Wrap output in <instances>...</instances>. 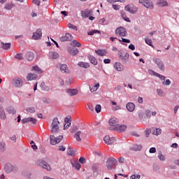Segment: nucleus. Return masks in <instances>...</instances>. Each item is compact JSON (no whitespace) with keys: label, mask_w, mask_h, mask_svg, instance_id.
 <instances>
[{"label":"nucleus","mask_w":179,"mask_h":179,"mask_svg":"<svg viewBox=\"0 0 179 179\" xmlns=\"http://www.w3.org/2000/svg\"><path fill=\"white\" fill-rule=\"evenodd\" d=\"M113 131H116L117 132H125L127 131V125L125 124H117V127L112 129Z\"/></svg>","instance_id":"12"},{"label":"nucleus","mask_w":179,"mask_h":179,"mask_svg":"<svg viewBox=\"0 0 179 179\" xmlns=\"http://www.w3.org/2000/svg\"><path fill=\"white\" fill-rule=\"evenodd\" d=\"M130 149L131 150H135L136 152L138 150H142V145L134 144L131 147Z\"/></svg>","instance_id":"29"},{"label":"nucleus","mask_w":179,"mask_h":179,"mask_svg":"<svg viewBox=\"0 0 179 179\" xmlns=\"http://www.w3.org/2000/svg\"><path fill=\"white\" fill-rule=\"evenodd\" d=\"M139 3H142L145 8L153 9L155 8V6L153 4V2L150 0H138Z\"/></svg>","instance_id":"6"},{"label":"nucleus","mask_w":179,"mask_h":179,"mask_svg":"<svg viewBox=\"0 0 179 179\" xmlns=\"http://www.w3.org/2000/svg\"><path fill=\"white\" fill-rule=\"evenodd\" d=\"M152 61L155 62V64H156L161 71H164V64H163V61H162V59L159 58H153Z\"/></svg>","instance_id":"11"},{"label":"nucleus","mask_w":179,"mask_h":179,"mask_svg":"<svg viewBox=\"0 0 179 179\" xmlns=\"http://www.w3.org/2000/svg\"><path fill=\"white\" fill-rule=\"evenodd\" d=\"M117 164H118V162L114 157H110L106 161V167L109 170H111V169H113L114 166H117Z\"/></svg>","instance_id":"4"},{"label":"nucleus","mask_w":179,"mask_h":179,"mask_svg":"<svg viewBox=\"0 0 179 179\" xmlns=\"http://www.w3.org/2000/svg\"><path fill=\"white\" fill-rule=\"evenodd\" d=\"M79 162L81 164H85L86 163V159L84 157H81L79 159Z\"/></svg>","instance_id":"50"},{"label":"nucleus","mask_w":179,"mask_h":179,"mask_svg":"<svg viewBox=\"0 0 179 179\" xmlns=\"http://www.w3.org/2000/svg\"><path fill=\"white\" fill-rule=\"evenodd\" d=\"M162 83L163 85H165V86H170V85H171V81L169 79H167L164 80Z\"/></svg>","instance_id":"45"},{"label":"nucleus","mask_w":179,"mask_h":179,"mask_svg":"<svg viewBox=\"0 0 179 179\" xmlns=\"http://www.w3.org/2000/svg\"><path fill=\"white\" fill-rule=\"evenodd\" d=\"M49 58L50 59H57L59 58V55L57 53V52H49Z\"/></svg>","instance_id":"24"},{"label":"nucleus","mask_w":179,"mask_h":179,"mask_svg":"<svg viewBox=\"0 0 179 179\" xmlns=\"http://www.w3.org/2000/svg\"><path fill=\"white\" fill-rule=\"evenodd\" d=\"M68 52L70 55H72V57H75V55H78V54H79V50L76 48H69Z\"/></svg>","instance_id":"17"},{"label":"nucleus","mask_w":179,"mask_h":179,"mask_svg":"<svg viewBox=\"0 0 179 179\" xmlns=\"http://www.w3.org/2000/svg\"><path fill=\"white\" fill-rule=\"evenodd\" d=\"M141 178V176H135V175H132L131 177H130V179H140Z\"/></svg>","instance_id":"62"},{"label":"nucleus","mask_w":179,"mask_h":179,"mask_svg":"<svg viewBox=\"0 0 179 179\" xmlns=\"http://www.w3.org/2000/svg\"><path fill=\"white\" fill-rule=\"evenodd\" d=\"M126 108L127 111H129L130 113H132L135 110V104L132 102H129L126 105Z\"/></svg>","instance_id":"21"},{"label":"nucleus","mask_w":179,"mask_h":179,"mask_svg":"<svg viewBox=\"0 0 179 179\" xmlns=\"http://www.w3.org/2000/svg\"><path fill=\"white\" fill-rule=\"evenodd\" d=\"M100 87V84H96L95 85H94L92 87H90V92H92V93H93L94 92H96V90H97V89H99V87Z\"/></svg>","instance_id":"39"},{"label":"nucleus","mask_w":179,"mask_h":179,"mask_svg":"<svg viewBox=\"0 0 179 179\" xmlns=\"http://www.w3.org/2000/svg\"><path fill=\"white\" fill-rule=\"evenodd\" d=\"M120 14L123 20H125V22H128L129 23H131V20L128 17H127V13H125V11H121Z\"/></svg>","instance_id":"27"},{"label":"nucleus","mask_w":179,"mask_h":179,"mask_svg":"<svg viewBox=\"0 0 179 179\" xmlns=\"http://www.w3.org/2000/svg\"><path fill=\"white\" fill-rule=\"evenodd\" d=\"M69 29H73V30H75L76 31H78V27L69 23L68 24Z\"/></svg>","instance_id":"42"},{"label":"nucleus","mask_w":179,"mask_h":179,"mask_svg":"<svg viewBox=\"0 0 179 179\" xmlns=\"http://www.w3.org/2000/svg\"><path fill=\"white\" fill-rule=\"evenodd\" d=\"M6 173L10 174V173H17L19 168L16 165H12V164H7L4 167Z\"/></svg>","instance_id":"2"},{"label":"nucleus","mask_w":179,"mask_h":179,"mask_svg":"<svg viewBox=\"0 0 179 179\" xmlns=\"http://www.w3.org/2000/svg\"><path fill=\"white\" fill-rule=\"evenodd\" d=\"M67 155H69V156H75V152L72 151L71 148H68Z\"/></svg>","instance_id":"46"},{"label":"nucleus","mask_w":179,"mask_h":179,"mask_svg":"<svg viewBox=\"0 0 179 179\" xmlns=\"http://www.w3.org/2000/svg\"><path fill=\"white\" fill-rule=\"evenodd\" d=\"M67 93L69 94V96H76V94H78V93H79V91H78V90H67Z\"/></svg>","instance_id":"28"},{"label":"nucleus","mask_w":179,"mask_h":179,"mask_svg":"<svg viewBox=\"0 0 179 179\" xmlns=\"http://www.w3.org/2000/svg\"><path fill=\"white\" fill-rule=\"evenodd\" d=\"M124 10L131 13L132 15H135L138 12V7L134 6L133 4H128L124 7Z\"/></svg>","instance_id":"5"},{"label":"nucleus","mask_w":179,"mask_h":179,"mask_svg":"<svg viewBox=\"0 0 179 179\" xmlns=\"http://www.w3.org/2000/svg\"><path fill=\"white\" fill-rule=\"evenodd\" d=\"M37 166H39L40 167H42V169H44L45 170H47V171H51V166L47 163V162L43 160V159H38L36 161Z\"/></svg>","instance_id":"3"},{"label":"nucleus","mask_w":179,"mask_h":179,"mask_svg":"<svg viewBox=\"0 0 179 179\" xmlns=\"http://www.w3.org/2000/svg\"><path fill=\"white\" fill-rule=\"evenodd\" d=\"M27 80H35V79H37V75L30 73L27 75Z\"/></svg>","instance_id":"26"},{"label":"nucleus","mask_w":179,"mask_h":179,"mask_svg":"<svg viewBox=\"0 0 179 179\" xmlns=\"http://www.w3.org/2000/svg\"><path fill=\"white\" fill-rule=\"evenodd\" d=\"M149 152L150 153H156V148H154V147L151 148Z\"/></svg>","instance_id":"64"},{"label":"nucleus","mask_w":179,"mask_h":179,"mask_svg":"<svg viewBox=\"0 0 179 179\" xmlns=\"http://www.w3.org/2000/svg\"><path fill=\"white\" fill-rule=\"evenodd\" d=\"M60 41H71L72 40V35L69 33H66L65 36L59 38Z\"/></svg>","instance_id":"18"},{"label":"nucleus","mask_w":179,"mask_h":179,"mask_svg":"<svg viewBox=\"0 0 179 179\" xmlns=\"http://www.w3.org/2000/svg\"><path fill=\"white\" fill-rule=\"evenodd\" d=\"M95 52H96L98 55H101V57H104V55H106V54H107V52H106L105 50H95Z\"/></svg>","instance_id":"33"},{"label":"nucleus","mask_w":179,"mask_h":179,"mask_svg":"<svg viewBox=\"0 0 179 179\" xmlns=\"http://www.w3.org/2000/svg\"><path fill=\"white\" fill-rule=\"evenodd\" d=\"M145 41L148 45H150V47H152L153 48V45L152 44V39L148 38V37L145 38Z\"/></svg>","instance_id":"40"},{"label":"nucleus","mask_w":179,"mask_h":179,"mask_svg":"<svg viewBox=\"0 0 179 179\" xmlns=\"http://www.w3.org/2000/svg\"><path fill=\"white\" fill-rule=\"evenodd\" d=\"M57 68H59L63 73H68V66L66 64H57Z\"/></svg>","instance_id":"19"},{"label":"nucleus","mask_w":179,"mask_h":179,"mask_svg":"<svg viewBox=\"0 0 179 179\" xmlns=\"http://www.w3.org/2000/svg\"><path fill=\"white\" fill-rule=\"evenodd\" d=\"M43 36V32H41V29H37L36 32L33 34L32 38L33 40H39Z\"/></svg>","instance_id":"16"},{"label":"nucleus","mask_w":179,"mask_h":179,"mask_svg":"<svg viewBox=\"0 0 179 179\" xmlns=\"http://www.w3.org/2000/svg\"><path fill=\"white\" fill-rule=\"evenodd\" d=\"M13 83L15 87H22L23 85V81H22V78H17L13 80Z\"/></svg>","instance_id":"20"},{"label":"nucleus","mask_w":179,"mask_h":179,"mask_svg":"<svg viewBox=\"0 0 179 179\" xmlns=\"http://www.w3.org/2000/svg\"><path fill=\"white\" fill-rule=\"evenodd\" d=\"M145 115H146L147 118H149L150 117H151L152 113H150V110H147L145 111Z\"/></svg>","instance_id":"57"},{"label":"nucleus","mask_w":179,"mask_h":179,"mask_svg":"<svg viewBox=\"0 0 179 179\" xmlns=\"http://www.w3.org/2000/svg\"><path fill=\"white\" fill-rule=\"evenodd\" d=\"M5 9H7L8 10H10L12 8H13V4L12 3H6L4 6Z\"/></svg>","instance_id":"43"},{"label":"nucleus","mask_w":179,"mask_h":179,"mask_svg":"<svg viewBox=\"0 0 179 179\" xmlns=\"http://www.w3.org/2000/svg\"><path fill=\"white\" fill-rule=\"evenodd\" d=\"M95 111H96V113H100L101 111V105H96L95 106Z\"/></svg>","instance_id":"48"},{"label":"nucleus","mask_w":179,"mask_h":179,"mask_svg":"<svg viewBox=\"0 0 179 179\" xmlns=\"http://www.w3.org/2000/svg\"><path fill=\"white\" fill-rule=\"evenodd\" d=\"M116 36L119 37H125L127 36V30L122 27L117 28L115 30Z\"/></svg>","instance_id":"9"},{"label":"nucleus","mask_w":179,"mask_h":179,"mask_svg":"<svg viewBox=\"0 0 179 179\" xmlns=\"http://www.w3.org/2000/svg\"><path fill=\"white\" fill-rule=\"evenodd\" d=\"M15 58H16V59H23V55H22V53H17L15 56Z\"/></svg>","instance_id":"49"},{"label":"nucleus","mask_w":179,"mask_h":179,"mask_svg":"<svg viewBox=\"0 0 179 179\" xmlns=\"http://www.w3.org/2000/svg\"><path fill=\"white\" fill-rule=\"evenodd\" d=\"M162 134L161 129H156L155 131L154 130L153 135H160Z\"/></svg>","instance_id":"47"},{"label":"nucleus","mask_w":179,"mask_h":179,"mask_svg":"<svg viewBox=\"0 0 179 179\" xmlns=\"http://www.w3.org/2000/svg\"><path fill=\"white\" fill-rule=\"evenodd\" d=\"M157 92L158 96H163V93H164L163 90L157 89Z\"/></svg>","instance_id":"55"},{"label":"nucleus","mask_w":179,"mask_h":179,"mask_svg":"<svg viewBox=\"0 0 179 179\" xmlns=\"http://www.w3.org/2000/svg\"><path fill=\"white\" fill-rule=\"evenodd\" d=\"M27 111L28 113H35L36 112V108H34V107H30L29 108Z\"/></svg>","instance_id":"52"},{"label":"nucleus","mask_w":179,"mask_h":179,"mask_svg":"<svg viewBox=\"0 0 179 179\" xmlns=\"http://www.w3.org/2000/svg\"><path fill=\"white\" fill-rule=\"evenodd\" d=\"M158 158L159 159V160H166V157H164V155H163V154H162V152L159 153Z\"/></svg>","instance_id":"51"},{"label":"nucleus","mask_w":179,"mask_h":179,"mask_svg":"<svg viewBox=\"0 0 179 179\" xmlns=\"http://www.w3.org/2000/svg\"><path fill=\"white\" fill-rule=\"evenodd\" d=\"M32 69L37 72L38 73H43V70L38 67V66H35L32 67Z\"/></svg>","instance_id":"38"},{"label":"nucleus","mask_w":179,"mask_h":179,"mask_svg":"<svg viewBox=\"0 0 179 179\" xmlns=\"http://www.w3.org/2000/svg\"><path fill=\"white\" fill-rule=\"evenodd\" d=\"M119 58L120 61H122V64H127L128 62V59H129V54L126 52L124 55L122 54V51H120L118 53Z\"/></svg>","instance_id":"7"},{"label":"nucleus","mask_w":179,"mask_h":179,"mask_svg":"<svg viewBox=\"0 0 179 179\" xmlns=\"http://www.w3.org/2000/svg\"><path fill=\"white\" fill-rule=\"evenodd\" d=\"M112 7L115 10H119L120 8V5H116V4H113L112 5Z\"/></svg>","instance_id":"54"},{"label":"nucleus","mask_w":179,"mask_h":179,"mask_svg":"<svg viewBox=\"0 0 179 179\" xmlns=\"http://www.w3.org/2000/svg\"><path fill=\"white\" fill-rule=\"evenodd\" d=\"M120 122V120H118L116 117H112L109 120V125H110V129L113 131V128H115L118 125V123Z\"/></svg>","instance_id":"10"},{"label":"nucleus","mask_w":179,"mask_h":179,"mask_svg":"<svg viewBox=\"0 0 179 179\" xmlns=\"http://www.w3.org/2000/svg\"><path fill=\"white\" fill-rule=\"evenodd\" d=\"M8 113L10 114H16V110H15V108H11L8 110Z\"/></svg>","instance_id":"63"},{"label":"nucleus","mask_w":179,"mask_h":179,"mask_svg":"<svg viewBox=\"0 0 179 179\" xmlns=\"http://www.w3.org/2000/svg\"><path fill=\"white\" fill-rule=\"evenodd\" d=\"M157 5H158L159 6H161V7H164V6H169V3H167V1L158 0L157 1Z\"/></svg>","instance_id":"25"},{"label":"nucleus","mask_w":179,"mask_h":179,"mask_svg":"<svg viewBox=\"0 0 179 179\" xmlns=\"http://www.w3.org/2000/svg\"><path fill=\"white\" fill-rule=\"evenodd\" d=\"M29 122H32V124H37V120H36L34 117H29Z\"/></svg>","instance_id":"53"},{"label":"nucleus","mask_w":179,"mask_h":179,"mask_svg":"<svg viewBox=\"0 0 179 179\" xmlns=\"http://www.w3.org/2000/svg\"><path fill=\"white\" fill-rule=\"evenodd\" d=\"M78 66H80L81 68H89V63H85L83 62H80L78 63Z\"/></svg>","instance_id":"37"},{"label":"nucleus","mask_w":179,"mask_h":179,"mask_svg":"<svg viewBox=\"0 0 179 179\" xmlns=\"http://www.w3.org/2000/svg\"><path fill=\"white\" fill-rule=\"evenodd\" d=\"M103 141L106 145H113L115 142V138L110 137V136H106L103 138Z\"/></svg>","instance_id":"13"},{"label":"nucleus","mask_w":179,"mask_h":179,"mask_svg":"<svg viewBox=\"0 0 179 179\" xmlns=\"http://www.w3.org/2000/svg\"><path fill=\"white\" fill-rule=\"evenodd\" d=\"M89 59L93 65H97V59L93 56H90Z\"/></svg>","instance_id":"35"},{"label":"nucleus","mask_w":179,"mask_h":179,"mask_svg":"<svg viewBox=\"0 0 179 179\" xmlns=\"http://www.w3.org/2000/svg\"><path fill=\"white\" fill-rule=\"evenodd\" d=\"M71 45H72L73 47H81L82 44H80V43H79L78 41L73 40V41H71Z\"/></svg>","instance_id":"36"},{"label":"nucleus","mask_w":179,"mask_h":179,"mask_svg":"<svg viewBox=\"0 0 179 179\" xmlns=\"http://www.w3.org/2000/svg\"><path fill=\"white\" fill-rule=\"evenodd\" d=\"M113 68H115V71H117V72H122V71L125 69L124 65H122L120 62H115L113 65Z\"/></svg>","instance_id":"14"},{"label":"nucleus","mask_w":179,"mask_h":179,"mask_svg":"<svg viewBox=\"0 0 179 179\" xmlns=\"http://www.w3.org/2000/svg\"><path fill=\"white\" fill-rule=\"evenodd\" d=\"M29 117H25L21 120L22 124H26L27 122H29Z\"/></svg>","instance_id":"56"},{"label":"nucleus","mask_w":179,"mask_h":179,"mask_svg":"<svg viewBox=\"0 0 179 179\" xmlns=\"http://www.w3.org/2000/svg\"><path fill=\"white\" fill-rule=\"evenodd\" d=\"M82 135V132L81 131H77L75 134H74V138L75 139L78 141V142H80L82 141V138H80Z\"/></svg>","instance_id":"30"},{"label":"nucleus","mask_w":179,"mask_h":179,"mask_svg":"<svg viewBox=\"0 0 179 179\" xmlns=\"http://www.w3.org/2000/svg\"><path fill=\"white\" fill-rule=\"evenodd\" d=\"M119 41H122L123 43H131V41H129V39H125L124 38H122V40L119 39Z\"/></svg>","instance_id":"59"},{"label":"nucleus","mask_w":179,"mask_h":179,"mask_svg":"<svg viewBox=\"0 0 179 179\" xmlns=\"http://www.w3.org/2000/svg\"><path fill=\"white\" fill-rule=\"evenodd\" d=\"M5 146H6L5 143H0V149H1V150H5Z\"/></svg>","instance_id":"60"},{"label":"nucleus","mask_w":179,"mask_h":179,"mask_svg":"<svg viewBox=\"0 0 179 179\" xmlns=\"http://www.w3.org/2000/svg\"><path fill=\"white\" fill-rule=\"evenodd\" d=\"M108 2H110V3H115V2H122V3H124L125 0H108Z\"/></svg>","instance_id":"44"},{"label":"nucleus","mask_w":179,"mask_h":179,"mask_svg":"<svg viewBox=\"0 0 179 179\" xmlns=\"http://www.w3.org/2000/svg\"><path fill=\"white\" fill-rule=\"evenodd\" d=\"M71 127V122H68L64 125V129H68Z\"/></svg>","instance_id":"58"},{"label":"nucleus","mask_w":179,"mask_h":179,"mask_svg":"<svg viewBox=\"0 0 179 179\" xmlns=\"http://www.w3.org/2000/svg\"><path fill=\"white\" fill-rule=\"evenodd\" d=\"M0 117L1 120L6 119V114H5V110H3V108H0Z\"/></svg>","instance_id":"34"},{"label":"nucleus","mask_w":179,"mask_h":179,"mask_svg":"<svg viewBox=\"0 0 179 179\" xmlns=\"http://www.w3.org/2000/svg\"><path fill=\"white\" fill-rule=\"evenodd\" d=\"M3 50H9L10 48V43H2Z\"/></svg>","instance_id":"41"},{"label":"nucleus","mask_w":179,"mask_h":179,"mask_svg":"<svg viewBox=\"0 0 179 179\" xmlns=\"http://www.w3.org/2000/svg\"><path fill=\"white\" fill-rule=\"evenodd\" d=\"M88 36H93L94 34H101V31L97 30V29H94L92 30L89 32H87Z\"/></svg>","instance_id":"32"},{"label":"nucleus","mask_w":179,"mask_h":179,"mask_svg":"<svg viewBox=\"0 0 179 179\" xmlns=\"http://www.w3.org/2000/svg\"><path fill=\"white\" fill-rule=\"evenodd\" d=\"M52 134H58L59 132V121L57 117H55L51 124Z\"/></svg>","instance_id":"1"},{"label":"nucleus","mask_w":179,"mask_h":179,"mask_svg":"<svg viewBox=\"0 0 179 179\" xmlns=\"http://www.w3.org/2000/svg\"><path fill=\"white\" fill-rule=\"evenodd\" d=\"M73 167H75L77 170H80V164L78 161H73L71 162Z\"/></svg>","instance_id":"31"},{"label":"nucleus","mask_w":179,"mask_h":179,"mask_svg":"<svg viewBox=\"0 0 179 179\" xmlns=\"http://www.w3.org/2000/svg\"><path fill=\"white\" fill-rule=\"evenodd\" d=\"M149 73L153 74L154 76H157V78H159V79H161V80H166V77H164V76H162L158 73H156L152 70L149 71Z\"/></svg>","instance_id":"23"},{"label":"nucleus","mask_w":179,"mask_h":179,"mask_svg":"<svg viewBox=\"0 0 179 179\" xmlns=\"http://www.w3.org/2000/svg\"><path fill=\"white\" fill-rule=\"evenodd\" d=\"M25 59L27 61H33V59H34V53H33L32 52H27L25 55Z\"/></svg>","instance_id":"22"},{"label":"nucleus","mask_w":179,"mask_h":179,"mask_svg":"<svg viewBox=\"0 0 179 179\" xmlns=\"http://www.w3.org/2000/svg\"><path fill=\"white\" fill-rule=\"evenodd\" d=\"M93 15V10L87 9L85 10L81 11L82 17L86 18L92 16Z\"/></svg>","instance_id":"15"},{"label":"nucleus","mask_w":179,"mask_h":179,"mask_svg":"<svg viewBox=\"0 0 179 179\" xmlns=\"http://www.w3.org/2000/svg\"><path fill=\"white\" fill-rule=\"evenodd\" d=\"M119 163H124L125 162V158L124 157H121L118 159Z\"/></svg>","instance_id":"61"},{"label":"nucleus","mask_w":179,"mask_h":179,"mask_svg":"<svg viewBox=\"0 0 179 179\" xmlns=\"http://www.w3.org/2000/svg\"><path fill=\"white\" fill-rule=\"evenodd\" d=\"M64 139V136H59L55 137V136H50V143L51 145H57L59 143Z\"/></svg>","instance_id":"8"}]
</instances>
